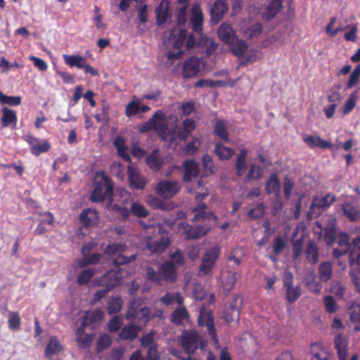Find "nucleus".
<instances>
[{
	"mask_svg": "<svg viewBox=\"0 0 360 360\" xmlns=\"http://www.w3.org/2000/svg\"><path fill=\"white\" fill-rule=\"evenodd\" d=\"M148 235L144 238L146 248L151 254H160L164 252L171 241L166 236H160L162 226L149 225L145 226Z\"/></svg>",
	"mask_w": 360,
	"mask_h": 360,
	"instance_id": "nucleus-1",
	"label": "nucleus"
},
{
	"mask_svg": "<svg viewBox=\"0 0 360 360\" xmlns=\"http://www.w3.org/2000/svg\"><path fill=\"white\" fill-rule=\"evenodd\" d=\"M186 38V32L184 30H172L165 32L163 34V41L166 46L172 47L178 51L175 52H169L167 53V62L170 65L174 63V61L180 58L184 52L180 50Z\"/></svg>",
	"mask_w": 360,
	"mask_h": 360,
	"instance_id": "nucleus-2",
	"label": "nucleus"
},
{
	"mask_svg": "<svg viewBox=\"0 0 360 360\" xmlns=\"http://www.w3.org/2000/svg\"><path fill=\"white\" fill-rule=\"evenodd\" d=\"M96 176L95 187L91 195V201L100 202L108 200V202H112L113 185L111 181L103 172H97Z\"/></svg>",
	"mask_w": 360,
	"mask_h": 360,
	"instance_id": "nucleus-3",
	"label": "nucleus"
},
{
	"mask_svg": "<svg viewBox=\"0 0 360 360\" xmlns=\"http://www.w3.org/2000/svg\"><path fill=\"white\" fill-rule=\"evenodd\" d=\"M94 282L95 285H105L104 289L98 290L94 296V300L100 301L110 290L121 283L122 276L118 271H109L101 278H96Z\"/></svg>",
	"mask_w": 360,
	"mask_h": 360,
	"instance_id": "nucleus-4",
	"label": "nucleus"
},
{
	"mask_svg": "<svg viewBox=\"0 0 360 360\" xmlns=\"http://www.w3.org/2000/svg\"><path fill=\"white\" fill-rule=\"evenodd\" d=\"M185 258L182 252L177 250L170 256V261L164 262L160 267V273L167 281L174 282L176 280V274L175 267L182 266Z\"/></svg>",
	"mask_w": 360,
	"mask_h": 360,
	"instance_id": "nucleus-5",
	"label": "nucleus"
},
{
	"mask_svg": "<svg viewBox=\"0 0 360 360\" xmlns=\"http://www.w3.org/2000/svg\"><path fill=\"white\" fill-rule=\"evenodd\" d=\"M181 345L188 354L193 353L198 347L203 349L206 342L195 330H185L181 335Z\"/></svg>",
	"mask_w": 360,
	"mask_h": 360,
	"instance_id": "nucleus-6",
	"label": "nucleus"
},
{
	"mask_svg": "<svg viewBox=\"0 0 360 360\" xmlns=\"http://www.w3.org/2000/svg\"><path fill=\"white\" fill-rule=\"evenodd\" d=\"M127 250V246L122 243L111 244L107 246L105 250V254L111 257H115L114 264L115 265H124L134 261L136 255H131L129 257L122 255V253Z\"/></svg>",
	"mask_w": 360,
	"mask_h": 360,
	"instance_id": "nucleus-7",
	"label": "nucleus"
},
{
	"mask_svg": "<svg viewBox=\"0 0 360 360\" xmlns=\"http://www.w3.org/2000/svg\"><path fill=\"white\" fill-rule=\"evenodd\" d=\"M150 314V309L143 306V300L135 299L129 303L126 318L128 320L133 321H148V316Z\"/></svg>",
	"mask_w": 360,
	"mask_h": 360,
	"instance_id": "nucleus-8",
	"label": "nucleus"
},
{
	"mask_svg": "<svg viewBox=\"0 0 360 360\" xmlns=\"http://www.w3.org/2000/svg\"><path fill=\"white\" fill-rule=\"evenodd\" d=\"M63 58L65 63L70 68L75 67L77 69H82L85 74H90L91 76H98V71L86 63L84 56L80 55L63 54Z\"/></svg>",
	"mask_w": 360,
	"mask_h": 360,
	"instance_id": "nucleus-9",
	"label": "nucleus"
},
{
	"mask_svg": "<svg viewBox=\"0 0 360 360\" xmlns=\"http://www.w3.org/2000/svg\"><path fill=\"white\" fill-rule=\"evenodd\" d=\"M180 191L179 182L176 181L163 180L159 182L156 186L157 194L165 198L173 197Z\"/></svg>",
	"mask_w": 360,
	"mask_h": 360,
	"instance_id": "nucleus-10",
	"label": "nucleus"
},
{
	"mask_svg": "<svg viewBox=\"0 0 360 360\" xmlns=\"http://www.w3.org/2000/svg\"><path fill=\"white\" fill-rule=\"evenodd\" d=\"M241 302L240 297L233 296V300L226 304L223 314V317L226 322L231 323L238 321Z\"/></svg>",
	"mask_w": 360,
	"mask_h": 360,
	"instance_id": "nucleus-11",
	"label": "nucleus"
},
{
	"mask_svg": "<svg viewBox=\"0 0 360 360\" xmlns=\"http://www.w3.org/2000/svg\"><path fill=\"white\" fill-rule=\"evenodd\" d=\"M25 140L30 145L31 153L35 156H38L41 153H46L51 148L50 143L47 140L39 139L32 135H26L25 136Z\"/></svg>",
	"mask_w": 360,
	"mask_h": 360,
	"instance_id": "nucleus-12",
	"label": "nucleus"
},
{
	"mask_svg": "<svg viewBox=\"0 0 360 360\" xmlns=\"http://www.w3.org/2000/svg\"><path fill=\"white\" fill-rule=\"evenodd\" d=\"M179 230L182 231L186 239H196L205 236L209 228L204 226L192 227L187 223L181 222L179 224Z\"/></svg>",
	"mask_w": 360,
	"mask_h": 360,
	"instance_id": "nucleus-13",
	"label": "nucleus"
},
{
	"mask_svg": "<svg viewBox=\"0 0 360 360\" xmlns=\"http://www.w3.org/2000/svg\"><path fill=\"white\" fill-rule=\"evenodd\" d=\"M198 323L200 326H206L209 334L212 336L215 343L218 344V339L214 330V316L211 311H205L204 308L200 311Z\"/></svg>",
	"mask_w": 360,
	"mask_h": 360,
	"instance_id": "nucleus-14",
	"label": "nucleus"
},
{
	"mask_svg": "<svg viewBox=\"0 0 360 360\" xmlns=\"http://www.w3.org/2000/svg\"><path fill=\"white\" fill-rule=\"evenodd\" d=\"M127 174L129 185L131 188L142 190L147 183L146 179L141 175L136 168L133 166L127 167Z\"/></svg>",
	"mask_w": 360,
	"mask_h": 360,
	"instance_id": "nucleus-15",
	"label": "nucleus"
},
{
	"mask_svg": "<svg viewBox=\"0 0 360 360\" xmlns=\"http://www.w3.org/2000/svg\"><path fill=\"white\" fill-rule=\"evenodd\" d=\"M149 121L153 122V129L158 132L162 138H165L168 131L167 126L165 123L166 117L165 114L161 110H158L154 113Z\"/></svg>",
	"mask_w": 360,
	"mask_h": 360,
	"instance_id": "nucleus-16",
	"label": "nucleus"
},
{
	"mask_svg": "<svg viewBox=\"0 0 360 360\" xmlns=\"http://www.w3.org/2000/svg\"><path fill=\"white\" fill-rule=\"evenodd\" d=\"M200 60L192 56L186 60L183 65V76L185 78L195 77L200 71Z\"/></svg>",
	"mask_w": 360,
	"mask_h": 360,
	"instance_id": "nucleus-17",
	"label": "nucleus"
},
{
	"mask_svg": "<svg viewBox=\"0 0 360 360\" xmlns=\"http://www.w3.org/2000/svg\"><path fill=\"white\" fill-rule=\"evenodd\" d=\"M184 171L183 179L185 182L191 181L199 174L198 164L193 160H186L183 165Z\"/></svg>",
	"mask_w": 360,
	"mask_h": 360,
	"instance_id": "nucleus-18",
	"label": "nucleus"
},
{
	"mask_svg": "<svg viewBox=\"0 0 360 360\" xmlns=\"http://www.w3.org/2000/svg\"><path fill=\"white\" fill-rule=\"evenodd\" d=\"M63 350V346L56 336H51L46 346L44 356L49 360H53V355L58 354Z\"/></svg>",
	"mask_w": 360,
	"mask_h": 360,
	"instance_id": "nucleus-19",
	"label": "nucleus"
},
{
	"mask_svg": "<svg viewBox=\"0 0 360 360\" xmlns=\"http://www.w3.org/2000/svg\"><path fill=\"white\" fill-rule=\"evenodd\" d=\"M228 10L226 0H217L211 8V20L217 24Z\"/></svg>",
	"mask_w": 360,
	"mask_h": 360,
	"instance_id": "nucleus-20",
	"label": "nucleus"
},
{
	"mask_svg": "<svg viewBox=\"0 0 360 360\" xmlns=\"http://www.w3.org/2000/svg\"><path fill=\"white\" fill-rule=\"evenodd\" d=\"M150 108L146 105H143L139 99L132 100L129 102L125 109V115L128 117L136 115L139 112H146Z\"/></svg>",
	"mask_w": 360,
	"mask_h": 360,
	"instance_id": "nucleus-21",
	"label": "nucleus"
},
{
	"mask_svg": "<svg viewBox=\"0 0 360 360\" xmlns=\"http://www.w3.org/2000/svg\"><path fill=\"white\" fill-rule=\"evenodd\" d=\"M219 38L226 45L237 37L234 30L228 23H222L217 31Z\"/></svg>",
	"mask_w": 360,
	"mask_h": 360,
	"instance_id": "nucleus-22",
	"label": "nucleus"
},
{
	"mask_svg": "<svg viewBox=\"0 0 360 360\" xmlns=\"http://www.w3.org/2000/svg\"><path fill=\"white\" fill-rule=\"evenodd\" d=\"M207 206L205 204H200L195 207L193 210L194 216L193 218V221H205L206 220H210L212 218L214 221L217 220V217L211 212H207Z\"/></svg>",
	"mask_w": 360,
	"mask_h": 360,
	"instance_id": "nucleus-23",
	"label": "nucleus"
},
{
	"mask_svg": "<svg viewBox=\"0 0 360 360\" xmlns=\"http://www.w3.org/2000/svg\"><path fill=\"white\" fill-rule=\"evenodd\" d=\"M265 190L267 194H274L277 198L281 195V183L277 174H272L269 176L265 185Z\"/></svg>",
	"mask_w": 360,
	"mask_h": 360,
	"instance_id": "nucleus-24",
	"label": "nucleus"
},
{
	"mask_svg": "<svg viewBox=\"0 0 360 360\" xmlns=\"http://www.w3.org/2000/svg\"><path fill=\"white\" fill-rule=\"evenodd\" d=\"M79 219L84 226H94L98 221V212L91 208L86 209L82 212Z\"/></svg>",
	"mask_w": 360,
	"mask_h": 360,
	"instance_id": "nucleus-25",
	"label": "nucleus"
},
{
	"mask_svg": "<svg viewBox=\"0 0 360 360\" xmlns=\"http://www.w3.org/2000/svg\"><path fill=\"white\" fill-rule=\"evenodd\" d=\"M2 117L1 118V124L3 127H7L12 124L13 128H15L17 124V115L16 112L13 110L4 107L1 109Z\"/></svg>",
	"mask_w": 360,
	"mask_h": 360,
	"instance_id": "nucleus-26",
	"label": "nucleus"
},
{
	"mask_svg": "<svg viewBox=\"0 0 360 360\" xmlns=\"http://www.w3.org/2000/svg\"><path fill=\"white\" fill-rule=\"evenodd\" d=\"M227 45L231 53L238 57H242L248 48L247 43L238 37Z\"/></svg>",
	"mask_w": 360,
	"mask_h": 360,
	"instance_id": "nucleus-27",
	"label": "nucleus"
},
{
	"mask_svg": "<svg viewBox=\"0 0 360 360\" xmlns=\"http://www.w3.org/2000/svg\"><path fill=\"white\" fill-rule=\"evenodd\" d=\"M335 347L337 350L340 360H346L347 356V347L348 342L346 338L342 337L340 334L335 338L334 340Z\"/></svg>",
	"mask_w": 360,
	"mask_h": 360,
	"instance_id": "nucleus-28",
	"label": "nucleus"
},
{
	"mask_svg": "<svg viewBox=\"0 0 360 360\" xmlns=\"http://www.w3.org/2000/svg\"><path fill=\"white\" fill-rule=\"evenodd\" d=\"M311 357L310 360H328L329 352L328 350L319 342H315L311 347Z\"/></svg>",
	"mask_w": 360,
	"mask_h": 360,
	"instance_id": "nucleus-29",
	"label": "nucleus"
},
{
	"mask_svg": "<svg viewBox=\"0 0 360 360\" xmlns=\"http://www.w3.org/2000/svg\"><path fill=\"white\" fill-rule=\"evenodd\" d=\"M335 200V195L332 193H328L323 197H315L310 205V208H326L330 206Z\"/></svg>",
	"mask_w": 360,
	"mask_h": 360,
	"instance_id": "nucleus-30",
	"label": "nucleus"
},
{
	"mask_svg": "<svg viewBox=\"0 0 360 360\" xmlns=\"http://www.w3.org/2000/svg\"><path fill=\"white\" fill-rule=\"evenodd\" d=\"M303 141L310 147L329 148L333 146V144L330 142L324 141L318 136L306 134L303 136Z\"/></svg>",
	"mask_w": 360,
	"mask_h": 360,
	"instance_id": "nucleus-31",
	"label": "nucleus"
},
{
	"mask_svg": "<svg viewBox=\"0 0 360 360\" xmlns=\"http://www.w3.org/2000/svg\"><path fill=\"white\" fill-rule=\"evenodd\" d=\"M203 22L202 12L199 6H194L192 8L191 24L193 30L198 32L202 30Z\"/></svg>",
	"mask_w": 360,
	"mask_h": 360,
	"instance_id": "nucleus-32",
	"label": "nucleus"
},
{
	"mask_svg": "<svg viewBox=\"0 0 360 360\" xmlns=\"http://www.w3.org/2000/svg\"><path fill=\"white\" fill-rule=\"evenodd\" d=\"M140 327L134 324L125 326L119 334L120 339L122 340H133L137 338Z\"/></svg>",
	"mask_w": 360,
	"mask_h": 360,
	"instance_id": "nucleus-33",
	"label": "nucleus"
},
{
	"mask_svg": "<svg viewBox=\"0 0 360 360\" xmlns=\"http://www.w3.org/2000/svg\"><path fill=\"white\" fill-rule=\"evenodd\" d=\"M349 237L347 233H341L338 245L340 248L333 250V255L335 257L339 258L349 251L351 244L349 243Z\"/></svg>",
	"mask_w": 360,
	"mask_h": 360,
	"instance_id": "nucleus-34",
	"label": "nucleus"
},
{
	"mask_svg": "<svg viewBox=\"0 0 360 360\" xmlns=\"http://www.w3.org/2000/svg\"><path fill=\"white\" fill-rule=\"evenodd\" d=\"M241 347L248 353L249 356L255 355L257 351V343L253 337L247 334L241 340Z\"/></svg>",
	"mask_w": 360,
	"mask_h": 360,
	"instance_id": "nucleus-35",
	"label": "nucleus"
},
{
	"mask_svg": "<svg viewBox=\"0 0 360 360\" xmlns=\"http://www.w3.org/2000/svg\"><path fill=\"white\" fill-rule=\"evenodd\" d=\"M283 0H270L266 11L263 13V18L269 20L276 15L281 10Z\"/></svg>",
	"mask_w": 360,
	"mask_h": 360,
	"instance_id": "nucleus-36",
	"label": "nucleus"
},
{
	"mask_svg": "<svg viewBox=\"0 0 360 360\" xmlns=\"http://www.w3.org/2000/svg\"><path fill=\"white\" fill-rule=\"evenodd\" d=\"M247 150L245 149H243L240 150L239 155H238L236 161V174L238 176H243L245 175L247 171V164L245 162V158L247 156Z\"/></svg>",
	"mask_w": 360,
	"mask_h": 360,
	"instance_id": "nucleus-37",
	"label": "nucleus"
},
{
	"mask_svg": "<svg viewBox=\"0 0 360 360\" xmlns=\"http://www.w3.org/2000/svg\"><path fill=\"white\" fill-rule=\"evenodd\" d=\"M183 129H179L178 138L186 140L195 128V122L191 119H186L182 123Z\"/></svg>",
	"mask_w": 360,
	"mask_h": 360,
	"instance_id": "nucleus-38",
	"label": "nucleus"
},
{
	"mask_svg": "<svg viewBox=\"0 0 360 360\" xmlns=\"http://www.w3.org/2000/svg\"><path fill=\"white\" fill-rule=\"evenodd\" d=\"M168 6L169 2L167 0H162L161 3L156 8L157 22L159 25L165 23L168 18Z\"/></svg>",
	"mask_w": 360,
	"mask_h": 360,
	"instance_id": "nucleus-39",
	"label": "nucleus"
},
{
	"mask_svg": "<svg viewBox=\"0 0 360 360\" xmlns=\"http://www.w3.org/2000/svg\"><path fill=\"white\" fill-rule=\"evenodd\" d=\"M160 301L166 305H170L173 304L182 305L184 303V298L181 294L179 292H167L160 298Z\"/></svg>",
	"mask_w": 360,
	"mask_h": 360,
	"instance_id": "nucleus-40",
	"label": "nucleus"
},
{
	"mask_svg": "<svg viewBox=\"0 0 360 360\" xmlns=\"http://www.w3.org/2000/svg\"><path fill=\"white\" fill-rule=\"evenodd\" d=\"M189 319V314L185 307L181 306L176 309L172 315V321L179 325L183 323L184 321H188Z\"/></svg>",
	"mask_w": 360,
	"mask_h": 360,
	"instance_id": "nucleus-41",
	"label": "nucleus"
},
{
	"mask_svg": "<svg viewBox=\"0 0 360 360\" xmlns=\"http://www.w3.org/2000/svg\"><path fill=\"white\" fill-rule=\"evenodd\" d=\"M236 281V274L233 271H224L221 275L222 287L224 290L230 291Z\"/></svg>",
	"mask_w": 360,
	"mask_h": 360,
	"instance_id": "nucleus-42",
	"label": "nucleus"
},
{
	"mask_svg": "<svg viewBox=\"0 0 360 360\" xmlns=\"http://www.w3.org/2000/svg\"><path fill=\"white\" fill-rule=\"evenodd\" d=\"M342 212L350 221H357L360 217L359 210L353 205L350 203H344L342 205Z\"/></svg>",
	"mask_w": 360,
	"mask_h": 360,
	"instance_id": "nucleus-43",
	"label": "nucleus"
},
{
	"mask_svg": "<svg viewBox=\"0 0 360 360\" xmlns=\"http://www.w3.org/2000/svg\"><path fill=\"white\" fill-rule=\"evenodd\" d=\"M85 328L86 327H84L82 323L81 327L78 328L76 331L77 342L79 347L82 348L87 347L93 339L91 335L86 334L84 332Z\"/></svg>",
	"mask_w": 360,
	"mask_h": 360,
	"instance_id": "nucleus-44",
	"label": "nucleus"
},
{
	"mask_svg": "<svg viewBox=\"0 0 360 360\" xmlns=\"http://www.w3.org/2000/svg\"><path fill=\"white\" fill-rule=\"evenodd\" d=\"M103 312L101 310H96L92 312L86 311L82 320V326L86 327L94 322L100 321L103 319Z\"/></svg>",
	"mask_w": 360,
	"mask_h": 360,
	"instance_id": "nucleus-45",
	"label": "nucleus"
},
{
	"mask_svg": "<svg viewBox=\"0 0 360 360\" xmlns=\"http://www.w3.org/2000/svg\"><path fill=\"white\" fill-rule=\"evenodd\" d=\"M332 264L329 262H325L320 264L319 267V278L323 281H328L332 276Z\"/></svg>",
	"mask_w": 360,
	"mask_h": 360,
	"instance_id": "nucleus-46",
	"label": "nucleus"
},
{
	"mask_svg": "<svg viewBox=\"0 0 360 360\" xmlns=\"http://www.w3.org/2000/svg\"><path fill=\"white\" fill-rule=\"evenodd\" d=\"M349 317L352 323L358 325L356 330H360V303L353 302L349 309Z\"/></svg>",
	"mask_w": 360,
	"mask_h": 360,
	"instance_id": "nucleus-47",
	"label": "nucleus"
},
{
	"mask_svg": "<svg viewBox=\"0 0 360 360\" xmlns=\"http://www.w3.org/2000/svg\"><path fill=\"white\" fill-rule=\"evenodd\" d=\"M146 163L150 169L158 171L162 164V161L158 155V151L154 150L146 159Z\"/></svg>",
	"mask_w": 360,
	"mask_h": 360,
	"instance_id": "nucleus-48",
	"label": "nucleus"
},
{
	"mask_svg": "<svg viewBox=\"0 0 360 360\" xmlns=\"http://www.w3.org/2000/svg\"><path fill=\"white\" fill-rule=\"evenodd\" d=\"M97 273V269H86L82 271L77 276V281L82 285L89 283L91 278Z\"/></svg>",
	"mask_w": 360,
	"mask_h": 360,
	"instance_id": "nucleus-49",
	"label": "nucleus"
},
{
	"mask_svg": "<svg viewBox=\"0 0 360 360\" xmlns=\"http://www.w3.org/2000/svg\"><path fill=\"white\" fill-rule=\"evenodd\" d=\"M246 179L248 181L257 180L262 177V170L260 166L256 164H250L247 167Z\"/></svg>",
	"mask_w": 360,
	"mask_h": 360,
	"instance_id": "nucleus-50",
	"label": "nucleus"
},
{
	"mask_svg": "<svg viewBox=\"0 0 360 360\" xmlns=\"http://www.w3.org/2000/svg\"><path fill=\"white\" fill-rule=\"evenodd\" d=\"M307 288L314 293H320L321 290V285L316 281V277L314 274L308 275L304 280Z\"/></svg>",
	"mask_w": 360,
	"mask_h": 360,
	"instance_id": "nucleus-51",
	"label": "nucleus"
},
{
	"mask_svg": "<svg viewBox=\"0 0 360 360\" xmlns=\"http://www.w3.org/2000/svg\"><path fill=\"white\" fill-rule=\"evenodd\" d=\"M359 90H360V89L353 91L349 95L347 100L345 101V105H344V108L342 110V113L344 115H347V114L349 113L354 108L356 101L358 99V93H359Z\"/></svg>",
	"mask_w": 360,
	"mask_h": 360,
	"instance_id": "nucleus-52",
	"label": "nucleus"
},
{
	"mask_svg": "<svg viewBox=\"0 0 360 360\" xmlns=\"http://www.w3.org/2000/svg\"><path fill=\"white\" fill-rule=\"evenodd\" d=\"M214 152L221 160L229 159L234 153L231 148L224 146L220 143L216 145Z\"/></svg>",
	"mask_w": 360,
	"mask_h": 360,
	"instance_id": "nucleus-53",
	"label": "nucleus"
},
{
	"mask_svg": "<svg viewBox=\"0 0 360 360\" xmlns=\"http://www.w3.org/2000/svg\"><path fill=\"white\" fill-rule=\"evenodd\" d=\"M22 102V98L20 96H7L0 91V103L7 104L11 106L19 105Z\"/></svg>",
	"mask_w": 360,
	"mask_h": 360,
	"instance_id": "nucleus-54",
	"label": "nucleus"
},
{
	"mask_svg": "<svg viewBox=\"0 0 360 360\" xmlns=\"http://www.w3.org/2000/svg\"><path fill=\"white\" fill-rule=\"evenodd\" d=\"M8 327L12 330H18L20 326V317L18 312L9 311L8 315Z\"/></svg>",
	"mask_w": 360,
	"mask_h": 360,
	"instance_id": "nucleus-55",
	"label": "nucleus"
},
{
	"mask_svg": "<svg viewBox=\"0 0 360 360\" xmlns=\"http://www.w3.org/2000/svg\"><path fill=\"white\" fill-rule=\"evenodd\" d=\"M301 295V288L300 286H288L286 288V298L288 302H293Z\"/></svg>",
	"mask_w": 360,
	"mask_h": 360,
	"instance_id": "nucleus-56",
	"label": "nucleus"
},
{
	"mask_svg": "<svg viewBox=\"0 0 360 360\" xmlns=\"http://www.w3.org/2000/svg\"><path fill=\"white\" fill-rule=\"evenodd\" d=\"M307 257L309 262L315 264L319 261V252L317 248L311 242L307 247Z\"/></svg>",
	"mask_w": 360,
	"mask_h": 360,
	"instance_id": "nucleus-57",
	"label": "nucleus"
},
{
	"mask_svg": "<svg viewBox=\"0 0 360 360\" xmlns=\"http://www.w3.org/2000/svg\"><path fill=\"white\" fill-rule=\"evenodd\" d=\"M360 82V64H358L354 70L352 72L347 84V88L351 89L355 85L358 84Z\"/></svg>",
	"mask_w": 360,
	"mask_h": 360,
	"instance_id": "nucleus-58",
	"label": "nucleus"
},
{
	"mask_svg": "<svg viewBox=\"0 0 360 360\" xmlns=\"http://www.w3.org/2000/svg\"><path fill=\"white\" fill-rule=\"evenodd\" d=\"M214 131L221 139L226 142L229 141L226 127L223 121L219 120L216 123Z\"/></svg>",
	"mask_w": 360,
	"mask_h": 360,
	"instance_id": "nucleus-59",
	"label": "nucleus"
},
{
	"mask_svg": "<svg viewBox=\"0 0 360 360\" xmlns=\"http://www.w3.org/2000/svg\"><path fill=\"white\" fill-rule=\"evenodd\" d=\"M122 306V300L120 297H112L108 302V311L110 314L120 311Z\"/></svg>",
	"mask_w": 360,
	"mask_h": 360,
	"instance_id": "nucleus-60",
	"label": "nucleus"
},
{
	"mask_svg": "<svg viewBox=\"0 0 360 360\" xmlns=\"http://www.w3.org/2000/svg\"><path fill=\"white\" fill-rule=\"evenodd\" d=\"M263 27L260 23H256L244 30V35L250 39L258 37L262 32Z\"/></svg>",
	"mask_w": 360,
	"mask_h": 360,
	"instance_id": "nucleus-61",
	"label": "nucleus"
},
{
	"mask_svg": "<svg viewBox=\"0 0 360 360\" xmlns=\"http://www.w3.org/2000/svg\"><path fill=\"white\" fill-rule=\"evenodd\" d=\"M131 211L138 217H146L149 214L147 209L139 202H133L131 205Z\"/></svg>",
	"mask_w": 360,
	"mask_h": 360,
	"instance_id": "nucleus-62",
	"label": "nucleus"
},
{
	"mask_svg": "<svg viewBox=\"0 0 360 360\" xmlns=\"http://www.w3.org/2000/svg\"><path fill=\"white\" fill-rule=\"evenodd\" d=\"M146 278L149 281H154L160 285L162 284V281H167L162 278V275L160 273V269L156 272L153 268H148L146 270Z\"/></svg>",
	"mask_w": 360,
	"mask_h": 360,
	"instance_id": "nucleus-63",
	"label": "nucleus"
},
{
	"mask_svg": "<svg viewBox=\"0 0 360 360\" xmlns=\"http://www.w3.org/2000/svg\"><path fill=\"white\" fill-rule=\"evenodd\" d=\"M107 208L109 210L117 212L124 219H127L129 216V211L126 207H122L117 204H113L112 202H108Z\"/></svg>",
	"mask_w": 360,
	"mask_h": 360,
	"instance_id": "nucleus-64",
	"label": "nucleus"
}]
</instances>
